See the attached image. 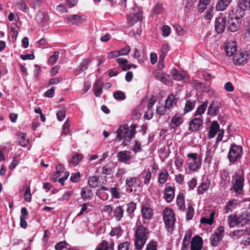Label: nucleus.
Wrapping results in <instances>:
<instances>
[{
  "mask_svg": "<svg viewBox=\"0 0 250 250\" xmlns=\"http://www.w3.org/2000/svg\"><path fill=\"white\" fill-rule=\"evenodd\" d=\"M168 176L169 174L167 169L166 168L162 169L158 175L159 183L160 184H164L167 180Z\"/></svg>",
  "mask_w": 250,
  "mask_h": 250,
  "instance_id": "nucleus-29",
  "label": "nucleus"
},
{
  "mask_svg": "<svg viewBox=\"0 0 250 250\" xmlns=\"http://www.w3.org/2000/svg\"><path fill=\"white\" fill-rule=\"evenodd\" d=\"M208 105V101L206 100L204 101L200 106L197 108L195 115V116L197 115H201L204 113L205 110L207 109V106Z\"/></svg>",
  "mask_w": 250,
  "mask_h": 250,
  "instance_id": "nucleus-42",
  "label": "nucleus"
},
{
  "mask_svg": "<svg viewBox=\"0 0 250 250\" xmlns=\"http://www.w3.org/2000/svg\"><path fill=\"white\" fill-rule=\"evenodd\" d=\"M146 240L145 239L135 238L134 248L136 250H142L146 243Z\"/></svg>",
  "mask_w": 250,
  "mask_h": 250,
  "instance_id": "nucleus-39",
  "label": "nucleus"
},
{
  "mask_svg": "<svg viewBox=\"0 0 250 250\" xmlns=\"http://www.w3.org/2000/svg\"><path fill=\"white\" fill-rule=\"evenodd\" d=\"M235 176L236 177L234 180L231 189H233L234 191L237 194H240L241 193L244 187V178L243 176L238 174L237 173H235Z\"/></svg>",
  "mask_w": 250,
  "mask_h": 250,
  "instance_id": "nucleus-6",
  "label": "nucleus"
},
{
  "mask_svg": "<svg viewBox=\"0 0 250 250\" xmlns=\"http://www.w3.org/2000/svg\"><path fill=\"white\" fill-rule=\"evenodd\" d=\"M213 153L211 149H207L206 152V157L205 162L207 163L210 164L212 158Z\"/></svg>",
  "mask_w": 250,
  "mask_h": 250,
  "instance_id": "nucleus-53",
  "label": "nucleus"
},
{
  "mask_svg": "<svg viewBox=\"0 0 250 250\" xmlns=\"http://www.w3.org/2000/svg\"><path fill=\"white\" fill-rule=\"evenodd\" d=\"M136 204L133 201L130 202L126 205V211L130 218H132V215L136 209Z\"/></svg>",
  "mask_w": 250,
  "mask_h": 250,
  "instance_id": "nucleus-36",
  "label": "nucleus"
},
{
  "mask_svg": "<svg viewBox=\"0 0 250 250\" xmlns=\"http://www.w3.org/2000/svg\"><path fill=\"white\" fill-rule=\"evenodd\" d=\"M175 188L171 186L166 188L164 190V198L167 203H170L174 197Z\"/></svg>",
  "mask_w": 250,
  "mask_h": 250,
  "instance_id": "nucleus-17",
  "label": "nucleus"
},
{
  "mask_svg": "<svg viewBox=\"0 0 250 250\" xmlns=\"http://www.w3.org/2000/svg\"><path fill=\"white\" fill-rule=\"evenodd\" d=\"M143 10L139 8L136 14H131L127 16L128 23L130 25H133L135 23L143 20Z\"/></svg>",
  "mask_w": 250,
  "mask_h": 250,
  "instance_id": "nucleus-14",
  "label": "nucleus"
},
{
  "mask_svg": "<svg viewBox=\"0 0 250 250\" xmlns=\"http://www.w3.org/2000/svg\"><path fill=\"white\" fill-rule=\"evenodd\" d=\"M66 248V242L64 241H61L57 243L55 248L56 250H62L63 249Z\"/></svg>",
  "mask_w": 250,
  "mask_h": 250,
  "instance_id": "nucleus-64",
  "label": "nucleus"
},
{
  "mask_svg": "<svg viewBox=\"0 0 250 250\" xmlns=\"http://www.w3.org/2000/svg\"><path fill=\"white\" fill-rule=\"evenodd\" d=\"M203 238L198 235L192 237L190 242V250H201L203 247Z\"/></svg>",
  "mask_w": 250,
  "mask_h": 250,
  "instance_id": "nucleus-10",
  "label": "nucleus"
},
{
  "mask_svg": "<svg viewBox=\"0 0 250 250\" xmlns=\"http://www.w3.org/2000/svg\"><path fill=\"white\" fill-rule=\"evenodd\" d=\"M59 53L58 51L54 52V54L51 56L48 59V62L51 64H54L56 62L58 59Z\"/></svg>",
  "mask_w": 250,
  "mask_h": 250,
  "instance_id": "nucleus-54",
  "label": "nucleus"
},
{
  "mask_svg": "<svg viewBox=\"0 0 250 250\" xmlns=\"http://www.w3.org/2000/svg\"><path fill=\"white\" fill-rule=\"evenodd\" d=\"M210 185V182L207 180L206 181L201 183L197 188V193L199 195L203 194L205 191H207Z\"/></svg>",
  "mask_w": 250,
  "mask_h": 250,
  "instance_id": "nucleus-30",
  "label": "nucleus"
},
{
  "mask_svg": "<svg viewBox=\"0 0 250 250\" xmlns=\"http://www.w3.org/2000/svg\"><path fill=\"white\" fill-rule=\"evenodd\" d=\"M121 228L120 227H116L112 229L111 232H110V235L111 236H117V237L120 236L121 234Z\"/></svg>",
  "mask_w": 250,
  "mask_h": 250,
  "instance_id": "nucleus-61",
  "label": "nucleus"
},
{
  "mask_svg": "<svg viewBox=\"0 0 250 250\" xmlns=\"http://www.w3.org/2000/svg\"><path fill=\"white\" fill-rule=\"evenodd\" d=\"M103 82L99 79L97 80L93 84V91L96 97H99L103 93Z\"/></svg>",
  "mask_w": 250,
  "mask_h": 250,
  "instance_id": "nucleus-20",
  "label": "nucleus"
},
{
  "mask_svg": "<svg viewBox=\"0 0 250 250\" xmlns=\"http://www.w3.org/2000/svg\"><path fill=\"white\" fill-rule=\"evenodd\" d=\"M142 150V147H141V144L139 142V141L135 140V144L133 146L132 150L134 152H141Z\"/></svg>",
  "mask_w": 250,
  "mask_h": 250,
  "instance_id": "nucleus-62",
  "label": "nucleus"
},
{
  "mask_svg": "<svg viewBox=\"0 0 250 250\" xmlns=\"http://www.w3.org/2000/svg\"><path fill=\"white\" fill-rule=\"evenodd\" d=\"M126 168L124 167H118L116 176L117 178H122V177L126 173Z\"/></svg>",
  "mask_w": 250,
  "mask_h": 250,
  "instance_id": "nucleus-58",
  "label": "nucleus"
},
{
  "mask_svg": "<svg viewBox=\"0 0 250 250\" xmlns=\"http://www.w3.org/2000/svg\"><path fill=\"white\" fill-rule=\"evenodd\" d=\"M28 141L26 139V135L25 133H21L20 135L19 138V143L22 146H25L28 144Z\"/></svg>",
  "mask_w": 250,
  "mask_h": 250,
  "instance_id": "nucleus-47",
  "label": "nucleus"
},
{
  "mask_svg": "<svg viewBox=\"0 0 250 250\" xmlns=\"http://www.w3.org/2000/svg\"><path fill=\"white\" fill-rule=\"evenodd\" d=\"M91 60L92 59L91 58L83 59L79 66V68L77 69L76 72L78 74H80L82 72L86 70L88 67L89 64L90 63Z\"/></svg>",
  "mask_w": 250,
  "mask_h": 250,
  "instance_id": "nucleus-28",
  "label": "nucleus"
},
{
  "mask_svg": "<svg viewBox=\"0 0 250 250\" xmlns=\"http://www.w3.org/2000/svg\"><path fill=\"white\" fill-rule=\"evenodd\" d=\"M170 111L166 108V106H159L156 108V112L157 114L160 116L164 115L165 114L169 112Z\"/></svg>",
  "mask_w": 250,
  "mask_h": 250,
  "instance_id": "nucleus-48",
  "label": "nucleus"
},
{
  "mask_svg": "<svg viewBox=\"0 0 250 250\" xmlns=\"http://www.w3.org/2000/svg\"><path fill=\"white\" fill-rule=\"evenodd\" d=\"M156 79L166 84H168L169 82V76L163 73H159L156 76Z\"/></svg>",
  "mask_w": 250,
  "mask_h": 250,
  "instance_id": "nucleus-40",
  "label": "nucleus"
},
{
  "mask_svg": "<svg viewBox=\"0 0 250 250\" xmlns=\"http://www.w3.org/2000/svg\"><path fill=\"white\" fill-rule=\"evenodd\" d=\"M219 129L220 125L218 122L216 121H213L210 126L209 130L208 133V137L210 138H214Z\"/></svg>",
  "mask_w": 250,
  "mask_h": 250,
  "instance_id": "nucleus-23",
  "label": "nucleus"
},
{
  "mask_svg": "<svg viewBox=\"0 0 250 250\" xmlns=\"http://www.w3.org/2000/svg\"><path fill=\"white\" fill-rule=\"evenodd\" d=\"M249 58V54H247L246 52L243 51L234 55L233 62L235 64H244L247 62Z\"/></svg>",
  "mask_w": 250,
  "mask_h": 250,
  "instance_id": "nucleus-7",
  "label": "nucleus"
},
{
  "mask_svg": "<svg viewBox=\"0 0 250 250\" xmlns=\"http://www.w3.org/2000/svg\"><path fill=\"white\" fill-rule=\"evenodd\" d=\"M163 37H167L170 33V28L168 25H163L161 28Z\"/></svg>",
  "mask_w": 250,
  "mask_h": 250,
  "instance_id": "nucleus-60",
  "label": "nucleus"
},
{
  "mask_svg": "<svg viewBox=\"0 0 250 250\" xmlns=\"http://www.w3.org/2000/svg\"><path fill=\"white\" fill-rule=\"evenodd\" d=\"M239 3L246 10L250 9V0H242Z\"/></svg>",
  "mask_w": 250,
  "mask_h": 250,
  "instance_id": "nucleus-63",
  "label": "nucleus"
},
{
  "mask_svg": "<svg viewBox=\"0 0 250 250\" xmlns=\"http://www.w3.org/2000/svg\"><path fill=\"white\" fill-rule=\"evenodd\" d=\"M196 102V100H187L184 108V114L191 111L195 106Z\"/></svg>",
  "mask_w": 250,
  "mask_h": 250,
  "instance_id": "nucleus-35",
  "label": "nucleus"
},
{
  "mask_svg": "<svg viewBox=\"0 0 250 250\" xmlns=\"http://www.w3.org/2000/svg\"><path fill=\"white\" fill-rule=\"evenodd\" d=\"M141 211L142 218L145 220H150L153 215V210L149 203H144L142 205Z\"/></svg>",
  "mask_w": 250,
  "mask_h": 250,
  "instance_id": "nucleus-5",
  "label": "nucleus"
},
{
  "mask_svg": "<svg viewBox=\"0 0 250 250\" xmlns=\"http://www.w3.org/2000/svg\"><path fill=\"white\" fill-rule=\"evenodd\" d=\"M231 1L232 0H218L216 4V9L219 11L225 10Z\"/></svg>",
  "mask_w": 250,
  "mask_h": 250,
  "instance_id": "nucleus-25",
  "label": "nucleus"
},
{
  "mask_svg": "<svg viewBox=\"0 0 250 250\" xmlns=\"http://www.w3.org/2000/svg\"><path fill=\"white\" fill-rule=\"evenodd\" d=\"M130 246V243L127 241L121 243L118 246V250H128Z\"/></svg>",
  "mask_w": 250,
  "mask_h": 250,
  "instance_id": "nucleus-55",
  "label": "nucleus"
},
{
  "mask_svg": "<svg viewBox=\"0 0 250 250\" xmlns=\"http://www.w3.org/2000/svg\"><path fill=\"white\" fill-rule=\"evenodd\" d=\"M220 108L218 102H213L208 108V114L211 116H215L219 113Z\"/></svg>",
  "mask_w": 250,
  "mask_h": 250,
  "instance_id": "nucleus-19",
  "label": "nucleus"
},
{
  "mask_svg": "<svg viewBox=\"0 0 250 250\" xmlns=\"http://www.w3.org/2000/svg\"><path fill=\"white\" fill-rule=\"evenodd\" d=\"M113 163L112 162H109L108 164H107L106 165L102 167V172L103 174L105 175H110L112 171V168H113Z\"/></svg>",
  "mask_w": 250,
  "mask_h": 250,
  "instance_id": "nucleus-45",
  "label": "nucleus"
},
{
  "mask_svg": "<svg viewBox=\"0 0 250 250\" xmlns=\"http://www.w3.org/2000/svg\"><path fill=\"white\" fill-rule=\"evenodd\" d=\"M242 7L240 4H238L235 12V17L234 18L241 20V18L245 15L246 9Z\"/></svg>",
  "mask_w": 250,
  "mask_h": 250,
  "instance_id": "nucleus-34",
  "label": "nucleus"
},
{
  "mask_svg": "<svg viewBox=\"0 0 250 250\" xmlns=\"http://www.w3.org/2000/svg\"><path fill=\"white\" fill-rule=\"evenodd\" d=\"M113 97L117 100H124L126 97L123 92L119 90L113 93Z\"/></svg>",
  "mask_w": 250,
  "mask_h": 250,
  "instance_id": "nucleus-50",
  "label": "nucleus"
},
{
  "mask_svg": "<svg viewBox=\"0 0 250 250\" xmlns=\"http://www.w3.org/2000/svg\"><path fill=\"white\" fill-rule=\"evenodd\" d=\"M65 116V108L60 110L57 113V117L58 120L61 121L64 119Z\"/></svg>",
  "mask_w": 250,
  "mask_h": 250,
  "instance_id": "nucleus-59",
  "label": "nucleus"
},
{
  "mask_svg": "<svg viewBox=\"0 0 250 250\" xmlns=\"http://www.w3.org/2000/svg\"><path fill=\"white\" fill-rule=\"evenodd\" d=\"M229 227H242L250 222V211L245 210L240 213L230 214L227 219Z\"/></svg>",
  "mask_w": 250,
  "mask_h": 250,
  "instance_id": "nucleus-1",
  "label": "nucleus"
},
{
  "mask_svg": "<svg viewBox=\"0 0 250 250\" xmlns=\"http://www.w3.org/2000/svg\"><path fill=\"white\" fill-rule=\"evenodd\" d=\"M202 124L203 120L201 118H195L190 122L188 130L191 131H197Z\"/></svg>",
  "mask_w": 250,
  "mask_h": 250,
  "instance_id": "nucleus-15",
  "label": "nucleus"
},
{
  "mask_svg": "<svg viewBox=\"0 0 250 250\" xmlns=\"http://www.w3.org/2000/svg\"><path fill=\"white\" fill-rule=\"evenodd\" d=\"M136 127L137 125L136 124H132L130 125L128 136H127V137L124 138L123 139L124 140L123 144L125 146H127L130 144L131 140L134 138L135 135L136 134Z\"/></svg>",
  "mask_w": 250,
  "mask_h": 250,
  "instance_id": "nucleus-16",
  "label": "nucleus"
},
{
  "mask_svg": "<svg viewBox=\"0 0 250 250\" xmlns=\"http://www.w3.org/2000/svg\"><path fill=\"white\" fill-rule=\"evenodd\" d=\"M67 22L72 25H79L83 23V19L78 15H73L68 16Z\"/></svg>",
  "mask_w": 250,
  "mask_h": 250,
  "instance_id": "nucleus-22",
  "label": "nucleus"
},
{
  "mask_svg": "<svg viewBox=\"0 0 250 250\" xmlns=\"http://www.w3.org/2000/svg\"><path fill=\"white\" fill-rule=\"evenodd\" d=\"M146 250H157V243L151 240L146 246Z\"/></svg>",
  "mask_w": 250,
  "mask_h": 250,
  "instance_id": "nucleus-51",
  "label": "nucleus"
},
{
  "mask_svg": "<svg viewBox=\"0 0 250 250\" xmlns=\"http://www.w3.org/2000/svg\"><path fill=\"white\" fill-rule=\"evenodd\" d=\"M99 177L97 176L89 177L88 180V184L90 188H95L98 187Z\"/></svg>",
  "mask_w": 250,
  "mask_h": 250,
  "instance_id": "nucleus-44",
  "label": "nucleus"
},
{
  "mask_svg": "<svg viewBox=\"0 0 250 250\" xmlns=\"http://www.w3.org/2000/svg\"><path fill=\"white\" fill-rule=\"evenodd\" d=\"M176 204L179 210L184 211L185 209V197L183 193L180 192L176 198Z\"/></svg>",
  "mask_w": 250,
  "mask_h": 250,
  "instance_id": "nucleus-27",
  "label": "nucleus"
},
{
  "mask_svg": "<svg viewBox=\"0 0 250 250\" xmlns=\"http://www.w3.org/2000/svg\"><path fill=\"white\" fill-rule=\"evenodd\" d=\"M222 240V238L216 234L213 233L210 237V244L213 247L218 246Z\"/></svg>",
  "mask_w": 250,
  "mask_h": 250,
  "instance_id": "nucleus-37",
  "label": "nucleus"
},
{
  "mask_svg": "<svg viewBox=\"0 0 250 250\" xmlns=\"http://www.w3.org/2000/svg\"><path fill=\"white\" fill-rule=\"evenodd\" d=\"M114 217L117 221H120L122 219L124 210L122 207L118 206L113 211Z\"/></svg>",
  "mask_w": 250,
  "mask_h": 250,
  "instance_id": "nucleus-33",
  "label": "nucleus"
},
{
  "mask_svg": "<svg viewBox=\"0 0 250 250\" xmlns=\"http://www.w3.org/2000/svg\"><path fill=\"white\" fill-rule=\"evenodd\" d=\"M226 17H224L222 16L218 17L216 19L215 29L218 34H221L224 32L226 27Z\"/></svg>",
  "mask_w": 250,
  "mask_h": 250,
  "instance_id": "nucleus-11",
  "label": "nucleus"
},
{
  "mask_svg": "<svg viewBox=\"0 0 250 250\" xmlns=\"http://www.w3.org/2000/svg\"><path fill=\"white\" fill-rule=\"evenodd\" d=\"M163 11L162 4L160 3H157L152 10V12L154 14H160Z\"/></svg>",
  "mask_w": 250,
  "mask_h": 250,
  "instance_id": "nucleus-52",
  "label": "nucleus"
},
{
  "mask_svg": "<svg viewBox=\"0 0 250 250\" xmlns=\"http://www.w3.org/2000/svg\"><path fill=\"white\" fill-rule=\"evenodd\" d=\"M187 157L189 161L188 167L190 170L195 171L201 167L202 165V157H198L197 153H188Z\"/></svg>",
  "mask_w": 250,
  "mask_h": 250,
  "instance_id": "nucleus-4",
  "label": "nucleus"
},
{
  "mask_svg": "<svg viewBox=\"0 0 250 250\" xmlns=\"http://www.w3.org/2000/svg\"><path fill=\"white\" fill-rule=\"evenodd\" d=\"M178 102V98L176 95L171 94L169 95L165 101V106L169 111L171 107L176 105Z\"/></svg>",
  "mask_w": 250,
  "mask_h": 250,
  "instance_id": "nucleus-18",
  "label": "nucleus"
},
{
  "mask_svg": "<svg viewBox=\"0 0 250 250\" xmlns=\"http://www.w3.org/2000/svg\"><path fill=\"white\" fill-rule=\"evenodd\" d=\"M224 50L227 56L230 57L232 56L236 51V45L231 42L226 43L224 47Z\"/></svg>",
  "mask_w": 250,
  "mask_h": 250,
  "instance_id": "nucleus-24",
  "label": "nucleus"
},
{
  "mask_svg": "<svg viewBox=\"0 0 250 250\" xmlns=\"http://www.w3.org/2000/svg\"><path fill=\"white\" fill-rule=\"evenodd\" d=\"M242 22L241 20H239L234 17H229L228 21V30L231 32H235L239 30Z\"/></svg>",
  "mask_w": 250,
  "mask_h": 250,
  "instance_id": "nucleus-8",
  "label": "nucleus"
},
{
  "mask_svg": "<svg viewBox=\"0 0 250 250\" xmlns=\"http://www.w3.org/2000/svg\"><path fill=\"white\" fill-rule=\"evenodd\" d=\"M163 220L167 232L171 234L174 230L176 222L175 214L173 210L169 208H166L163 211Z\"/></svg>",
  "mask_w": 250,
  "mask_h": 250,
  "instance_id": "nucleus-2",
  "label": "nucleus"
},
{
  "mask_svg": "<svg viewBox=\"0 0 250 250\" xmlns=\"http://www.w3.org/2000/svg\"><path fill=\"white\" fill-rule=\"evenodd\" d=\"M49 19V16L42 11H39L35 17V20L39 23H44L46 22Z\"/></svg>",
  "mask_w": 250,
  "mask_h": 250,
  "instance_id": "nucleus-26",
  "label": "nucleus"
},
{
  "mask_svg": "<svg viewBox=\"0 0 250 250\" xmlns=\"http://www.w3.org/2000/svg\"><path fill=\"white\" fill-rule=\"evenodd\" d=\"M118 162L128 164V162L132 158V153L128 150L120 151L117 154Z\"/></svg>",
  "mask_w": 250,
  "mask_h": 250,
  "instance_id": "nucleus-13",
  "label": "nucleus"
},
{
  "mask_svg": "<svg viewBox=\"0 0 250 250\" xmlns=\"http://www.w3.org/2000/svg\"><path fill=\"white\" fill-rule=\"evenodd\" d=\"M170 74L175 80L180 81L184 78V74L180 73L175 68L171 69Z\"/></svg>",
  "mask_w": 250,
  "mask_h": 250,
  "instance_id": "nucleus-41",
  "label": "nucleus"
},
{
  "mask_svg": "<svg viewBox=\"0 0 250 250\" xmlns=\"http://www.w3.org/2000/svg\"><path fill=\"white\" fill-rule=\"evenodd\" d=\"M80 177H81L80 173V172L78 171L76 173L72 174V175L70 177V180L71 182H72L73 183H77L79 181Z\"/></svg>",
  "mask_w": 250,
  "mask_h": 250,
  "instance_id": "nucleus-57",
  "label": "nucleus"
},
{
  "mask_svg": "<svg viewBox=\"0 0 250 250\" xmlns=\"http://www.w3.org/2000/svg\"><path fill=\"white\" fill-rule=\"evenodd\" d=\"M18 7L25 13L29 11V8L24 1L21 0L17 3Z\"/></svg>",
  "mask_w": 250,
  "mask_h": 250,
  "instance_id": "nucleus-49",
  "label": "nucleus"
},
{
  "mask_svg": "<svg viewBox=\"0 0 250 250\" xmlns=\"http://www.w3.org/2000/svg\"><path fill=\"white\" fill-rule=\"evenodd\" d=\"M242 154V146L233 144L231 145L228 157L229 162L233 164L241 158Z\"/></svg>",
  "mask_w": 250,
  "mask_h": 250,
  "instance_id": "nucleus-3",
  "label": "nucleus"
},
{
  "mask_svg": "<svg viewBox=\"0 0 250 250\" xmlns=\"http://www.w3.org/2000/svg\"><path fill=\"white\" fill-rule=\"evenodd\" d=\"M129 130L130 127H129L127 124L120 126L116 132L117 140L121 141L124 138L127 137V136L129 135Z\"/></svg>",
  "mask_w": 250,
  "mask_h": 250,
  "instance_id": "nucleus-9",
  "label": "nucleus"
},
{
  "mask_svg": "<svg viewBox=\"0 0 250 250\" xmlns=\"http://www.w3.org/2000/svg\"><path fill=\"white\" fill-rule=\"evenodd\" d=\"M182 115L178 114H175L171 119V128L174 129L180 126L183 122Z\"/></svg>",
  "mask_w": 250,
  "mask_h": 250,
  "instance_id": "nucleus-21",
  "label": "nucleus"
},
{
  "mask_svg": "<svg viewBox=\"0 0 250 250\" xmlns=\"http://www.w3.org/2000/svg\"><path fill=\"white\" fill-rule=\"evenodd\" d=\"M81 195L83 200L91 199L93 197V193L91 189L87 188H82Z\"/></svg>",
  "mask_w": 250,
  "mask_h": 250,
  "instance_id": "nucleus-32",
  "label": "nucleus"
},
{
  "mask_svg": "<svg viewBox=\"0 0 250 250\" xmlns=\"http://www.w3.org/2000/svg\"><path fill=\"white\" fill-rule=\"evenodd\" d=\"M138 183L137 178L135 177H127L125 180V186L128 187H140V184Z\"/></svg>",
  "mask_w": 250,
  "mask_h": 250,
  "instance_id": "nucleus-31",
  "label": "nucleus"
},
{
  "mask_svg": "<svg viewBox=\"0 0 250 250\" xmlns=\"http://www.w3.org/2000/svg\"><path fill=\"white\" fill-rule=\"evenodd\" d=\"M194 214V209L192 205L188 206L187 208V212L186 214V220L188 221L192 219Z\"/></svg>",
  "mask_w": 250,
  "mask_h": 250,
  "instance_id": "nucleus-46",
  "label": "nucleus"
},
{
  "mask_svg": "<svg viewBox=\"0 0 250 250\" xmlns=\"http://www.w3.org/2000/svg\"><path fill=\"white\" fill-rule=\"evenodd\" d=\"M169 51V46L168 44H163L161 49V54L159 56V62L162 61L164 62V60L166 56L167 55Z\"/></svg>",
  "mask_w": 250,
  "mask_h": 250,
  "instance_id": "nucleus-43",
  "label": "nucleus"
},
{
  "mask_svg": "<svg viewBox=\"0 0 250 250\" xmlns=\"http://www.w3.org/2000/svg\"><path fill=\"white\" fill-rule=\"evenodd\" d=\"M83 155L81 154L77 153L73 156L72 158L69 161L70 165L73 166H76L78 165L82 160Z\"/></svg>",
  "mask_w": 250,
  "mask_h": 250,
  "instance_id": "nucleus-38",
  "label": "nucleus"
},
{
  "mask_svg": "<svg viewBox=\"0 0 250 250\" xmlns=\"http://www.w3.org/2000/svg\"><path fill=\"white\" fill-rule=\"evenodd\" d=\"M24 199L26 202H30L31 200V194L30 193V188L27 187L24 194Z\"/></svg>",
  "mask_w": 250,
  "mask_h": 250,
  "instance_id": "nucleus-56",
  "label": "nucleus"
},
{
  "mask_svg": "<svg viewBox=\"0 0 250 250\" xmlns=\"http://www.w3.org/2000/svg\"><path fill=\"white\" fill-rule=\"evenodd\" d=\"M148 233L147 228L144 227L143 225H140L137 227L134 236L136 238L145 239L147 240Z\"/></svg>",
  "mask_w": 250,
  "mask_h": 250,
  "instance_id": "nucleus-12",
  "label": "nucleus"
}]
</instances>
